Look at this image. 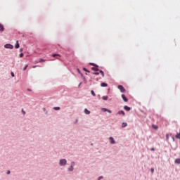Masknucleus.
<instances>
[{"label": "nucleus", "mask_w": 180, "mask_h": 180, "mask_svg": "<svg viewBox=\"0 0 180 180\" xmlns=\"http://www.w3.org/2000/svg\"><path fill=\"white\" fill-rule=\"evenodd\" d=\"M67 165V160L65 159H61L59 162V165Z\"/></svg>", "instance_id": "1"}, {"label": "nucleus", "mask_w": 180, "mask_h": 180, "mask_svg": "<svg viewBox=\"0 0 180 180\" xmlns=\"http://www.w3.org/2000/svg\"><path fill=\"white\" fill-rule=\"evenodd\" d=\"M118 89H120V92L122 93L126 92V89H124V87H123L122 85L118 86Z\"/></svg>", "instance_id": "2"}, {"label": "nucleus", "mask_w": 180, "mask_h": 180, "mask_svg": "<svg viewBox=\"0 0 180 180\" xmlns=\"http://www.w3.org/2000/svg\"><path fill=\"white\" fill-rule=\"evenodd\" d=\"M4 47L5 49H10L11 50H12V49H13V45L7 44L4 46Z\"/></svg>", "instance_id": "3"}, {"label": "nucleus", "mask_w": 180, "mask_h": 180, "mask_svg": "<svg viewBox=\"0 0 180 180\" xmlns=\"http://www.w3.org/2000/svg\"><path fill=\"white\" fill-rule=\"evenodd\" d=\"M109 140H110V143L111 144H115V143H116V141H115V139H113V137H112V136H110V137L109 138Z\"/></svg>", "instance_id": "4"}, {"label": "nucleus", "mask_w": 180, "mask_h": 180, "mask_svg": "<svg viewBox=\"0 0 180 180\" xmlns=\"http://www.w3.org/2000/svg\"><path fill=\"white\" fill-rule=\"evenodd\" d=\"M122 98L124 102H129V99L126 98V96L124 94H122Z\"/></svg>", "instance_id": "5"}, {"label": "nucleus", "mask_w": 180, "mask_h": 180, "mask_svg": "<svg viewBox=\"0 0 180 180\" xmlns=\"http://www.w3.org/2000/svg\"><path fill=\"white\" fill-rule=\"evenodd\" d=\"M117 115H122V116H124L125 113H124V111L123 110H120L117 114Z\"/></svg>", "instance_id": "6"}, {"label": "nucleus", "mask_w": 180, "mask_h": 180, "mask_svg": "<svg viewBox=\"0 0 180 180\" xmlns=\"http://www.w3.org/2000/svg\"><path fill=\"white\" fill-rule=\"evenodd\" d=\"M5 30V27L2 24H0V32H4Z\"/></svg>", "instance_id": "7"}, {"label": "nucleus", "mask_w": 180, "mask_h": 180, "mask_svg": "<svg viewBox=\"0 0 180 180\" xmlns=\"http://www.w3.org/2000/svg\"><path fill=\"white\" fill-rule=\"evenodd\" d=\"M15 47V49H19L20 47V45L19 44V41H16Z\"/></svg>", "instance_id": "8"}, {"label": "nucleus", "mask_w": 180, "mask_h": 180, "mask_svg": "<svg viewBox=\"0 0 180 180\" xmlns=\"http://www.w3.org/2000/svg\"><path fill=\"white\" fill-rule=\"evenodd\" d=\"M124 110H127V112H129L130 110V107L125 105L124 106Z\"/></svg>", "instance_id": "9"}, {"label": "nucleus", "mask_w": 180, "mask_h": 180, "mask_svg": "<svg viewBox=\"0 0 180 180\" xmlns=\"http://www.w3.org/2000/svg\"><path fill=\"white\" fill-rule=\"evenodd\" d=\"M74 162L72 163L71 167L69 168V171H74Z\"/></svg>", "instance_id": "10"}, {"label": "nucleus", "mask_w": 180, "mask_h": 180, "mask_svg": "<svg viewBox=\"0 0 180 180\" xmlns=\"http://www.w3.org/2000/svg\"><path fill=\"white\" fill-rule=\"evenodd\" d=\"M102 99H103V101H108V99H109V96H103L102 97Z\"/></svg>", "instance_id": "11"}, {"label": "nucleus", "mask_w": 180, "mask_h": 180, "mask_svg": "<svg viewBox=\"0 0 180 180\" xmlns=\"http://www.w3.org/2000/svg\"><path fill=\"white\" fill-rule=\"evenodd\" d=\"M84 113L86 115H89L91 113V111H89L88 109L85 108L84 109Z\"/></svg>", "instance_id": "12"}, {"label": "nucleus", "mask_w": 180, "mask_h": 180, "mask_svg": "<svg viewBox=\"0 0 180 180\" xmlns=\"http://www.w3.org/2000/svg\"><path fill=\"white\" fill-rule=\"evenodd\" d=\"M91 70L94 71H99V68H98V66L91 68Z\"/></svg>", "instance_id": "13"}, {"label": "nucleus", "mask_w": 180, "mask_h": 180, "mask_svg": "<svg viewBox=\"0 0 180 180\" xmlns=\"http://www.w3.org/2000/svg\"><path fill=\"white\" fill-rule=\"evenodd\" d=\"M101 86L106 87V86H108V84L103 82V83H101Z\"/></svg>", "instance_id": "14"}, {"label": "nucleus", "mask_w": 180, "mask_h": 180, "mask_svg": "<svg viewBox=\"0 0 180 180\" xmlns=\"http://www.w3.org/2000/svg\"><path fill=\"white\" fill-rule=\"evenodd\" d=\"M175 163L176 164H180V158L176 159L175 160Z\"/></svg>", "instance_id": "15"}, {"label": "nucleus", "mask_w": 180, "mask_h": 180, "mask_svg": "<svg viewBox=\"0 0 180 180\" xmlns=\"http://www.w3.org/2000/svg\"><path fill=\"white\" fill-rule=\"evenodd\" d=\"M91 94L93 96H96V94H95V91H94L93 90L91 91Z\"/></svg>", "instance_id": "16"}, {"label": "nucleus", "mask_w": 180, "mask_h": 180, "mask_svg": "<svg viewBox=\"0 0 180 180\" xmlns=\"http://www.w3.org/2000/svg\"><path fill=\"white\" fill-rule=\"evenodd\" d=\"M127 126V123H126V122H123L122 124V127H126Z\"/></svg>", "instance_id": "17"}, {"label": "nucleus", "mask_w": 180, "mask_h": 180, "mask_svg": "<svg viewBox=\"0 0 180 180\" xmlns=\"http://www.w3.org/2000/svg\"><path fill=\"white\" fill-rule=\"evenodd\" d=\"M52 57H61L60 54H53L52 55Z\"/></svg>", "instance_id": "18"}, {"label": "nucleus", "mask_w": 180, "mask_h": 180, "mask_svg": "<svg viewBox=\"0 0 180 180\" xmlns=\"http://www.w3.org/2000/svg\"><path fill=\"white\" fill-rule=\"evenodd\" d=\"M100 74L102 75V77H105V73L102 70H100Z\"/></svg>", "instance_id": "19"}, {"label": "nucleus", "mask_w": 180, "mask_h": 180, "mask_svg": "<svg viewBox=\"0 0 180 180\" xmlns=\"http://www.w3.org/2000/svg\"><path fill=\"white\" fill-rule=\"evenodd\" d=\"M176 139H179L180 140V133L176 135Z\"/></svg>", "instance_id": "20"}, {"label": "nucleus", "mask_w": 180, "mask_h": 180, "mask_svg": "<svg viewBox=\"0 0 180 180\" xmlns=\"http://www.w3.org/2000/svg\"><path fill=\"white\" fill-rule=\"evenodd\" d=\"M101 110L103 112H108V108H102Z\"/></svg>", "instance_id": "21"}, {"label": "nucleus", "mask_w": 180, "mask_h": 180, "mask_svg": "<svg viewBox=\"0 0 180 180\" xmlns=\"http://www.w3.org/2000/svg\"><path fill=\"white\" fill-rule=\"evenodd\" d=\"M54 110H60V107H55Z\"/></svg>", "instance_id": "22"}, {"label": "nucleus", "mask_w": 180, "mask_h": 180, "mask_svg": "<svg viewBox=\"0 0 180 180\" xmlns=\"http://www.w3.org/2000/svg\"><path fill=\"white\" fill-rule=\"evenodd\" d=\"M46 60L44 59H39V63H44Z\"/></svg>", "instance_id": "23"}, {"label": "nucleus", "mask_w": 180, "mask_h": 180, "mask_svg": "<svg viewBox=\"0 0 180 180\" xmlns=\"http://www.w3.org/2000/svg\"><path fill=\"white\" fill-rule=\"evenodd\" d=\"M27 67H29V65H26L25 67L23 68V70L26 71V70L27 69Z\"/></svg>", "instance_id": "24"}, {"label": "nucleus", "mask_w": 180, "mask_h": 180, "mask_svg": "<svg viewBox=\"0 0 180 180\" xmlns=\"http://www.w3.org/2000/svg\"><path fill=\"white\" fill-rule=\"evenodd\" d=\"M23 56H24L23 53H21L20 54V58H23Z\"/></svg>", "instance_id": "25"}, {"label": "nucleus", "mask_w": 180, "mask_h": 180, "mask_svg": "<svg viewBox=\"0 0 180 180\" xmlns=\"http://www.w3.org/2000/svg\"><path fill=\"white\" fill-rule=\"evenodd\" d=\"M84 71H86V72H89V71L88 70H86V68H83Z\"/></svg>", "instance_id": "26"}, {"label": "nucleus", "mask_w": 180, "mask_h": 180, "mask_svg": "<svg viewBox=\"0 0 180 180\" xmlns=\"http://www.w3.org/2000/svg\"><path fill=\"white\" fill-rule=\"evenodd\" d=\"M153 129H155V130H157V129H158V127H157V126H153Z\"/></svg>", "instance_id": "27"}, {"label": "nucleus", "mask_w": 180, "mask_h": 180, "mask_svg": "<svg viewBox=\"0 0 180 180\" xmlns=\"http://www.w3.org/2000/svg\"><path fill=\"white\" fill-rule=\"evenodd\" d=\"M150 171H151L152 174H154V168H151Z\"/></svg>", "instance_id": "28"}, {"label": "nucleus", "mask_w": 180, "mask_h": 180, "mask_svg": "<svg viewBox=\"0 0 180 180\" xmlns=\"http://www.w3.org/2000/svg\"><path fill=\"white\" fill-rule=\"evenodd\" d=\"M94 75H99V72H94L93 73Z\"/></svg>", "instance_id": "29"}, {"label": "nucleus", "mask_w": 180, "mask_h": 180, "mask_svg": "<svg viewBox=\"0 0 180 180\" xmlns=\"http://www.w3.org/2000/svg\"><path fill=\"white\" fill-rule=\"evenodd\" d=\"M11 76L15 77V73H13V72H11Z\"/></svg>", "instance_id": "30"}, {"label": "nucleus", "mask_w": 180, "mask_h": 180, "mask_svg": "<svg viewBox=\"0 0 180 180\" xmlns=\"http://www.w3.org/2000/svg\"><path fill=\"white\" fill-rule=\"evenodd\" d=\"M22 112L23 115H26V112H25V110L23 109L22 110Z\"/></svg>", "instance_id": "31"}, {"label": "nucleus", "mask_w": 180, "mask_h": 180, "mask_svg": "<svg viewBox=\"0 0 180 180\" xmlns=\"http://www.w3.org/2000/svg\"><path fill=\"white\" fill-rule=\"evenodd\" d=\"M107 112L109 113H112V110H107Z\"/></svg>", "instance_id": "32"}, {"label": "nucleus", "mask_w": 180, "mask_h": 180, "mask_svg": "<svg viewBox=\"0 0 180 180\" xmlns=\"http://www.w3.org/2000/svg\"><path fill=\"white\" fill-rule=\"evenodd\" d=\"M77 72H79V74H81V70H79V69H77Z\"/></svg>", "instance_id": "33"}, {"label": "nucleus", "mask_w": 180, "mask_h": 180, "mask_svg": "<svg viewBox=\"0 0 180 180\" xmlns=\"http://www.w3.org/2000/svg\"><path fill=\"white\" fill-rule=\"evenodd\" d=\"M9 174H11V171L8 170V171L7 172V174L9 175Z\"/></svg>", "instance_id": "34"}, {"label": "nucleus", "mask_w": 180, "mask_h": 180, "mask_svg": "<svg viewBox=\"0 0 180 180\" xmlns=\"http://www.w3.org/2000/svg\"><path fill=\"white\" fill-rule=\"evenodd\" d=\"M20 53H22V51H23V49H20Z\"/></svg>", "instance_id": "35"}, {"label": "nucleus", "mask_w": 180, "mask_h": 180, "mask_svg": "<svg viewBox=\"0 0 180 180\" xmlns=\"http://www.w3.org/2000/svg\"><path fill=\"white\" fill-rule=\"evenodd\" d=\"M102 178H103V176H100V177L98 178V180L102 179Z\"/></svg>", "instance_id": "36"}, {"label": "nucleus", "mask_w": 180, "mask_h": 180, "mask_svg": "<svg viewBox=\"0 0 180 180\" xmlns=\"http://www.w3.org/2000/svg\"><path fill=\"white\" fill-rule=\"evenodd\" d=\"M151 150H152V151H154V148H152Z\"/></svg>", "instance_id": "37"}, {"label": "nucleus", "mask_w": 180, "mask_h": 180, "mask_svg": "<svg viewBox=\"0 0 180 180\" xmlns=\"http://www.w3.org/2000/svg\"><path fill=\"white\" fill-rule=\"evenodd\" d=\"M32 68H36V66H33Z\"/></svg>", "instance_id": "38"}]
</instances>
